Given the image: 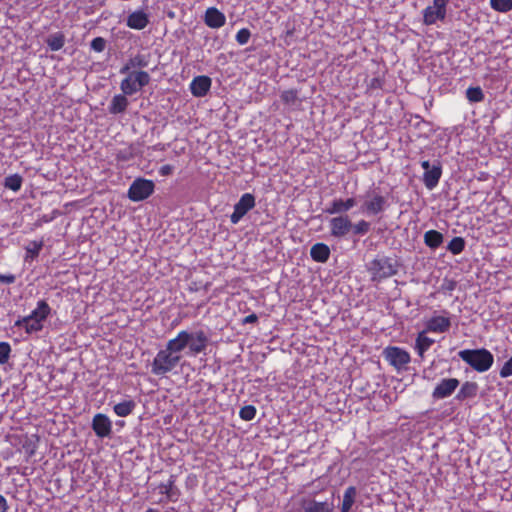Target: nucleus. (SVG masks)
<instances>
[{
    "label": "nucleus",
    "mask_w": 512,
    "mask_h": 512,
    "mask_svg": "<svg viewBox=\"0 0 512 512\" xmlns=\"http://www.w3.org/2000/svg\"><path fill=\"white\" fill-rule=\"evenodd\" d=\"M23 178L19 174L9 175L5 178L4 187L17 192L21 189Z\"/></svg>",
    "instance_id": "nucleus-34"
},
{
    "label": "nucleus",
    "mask_w": 512,
    "mask_h": 512,
    "mask_svg": "<svg viewBox=\"0 0 512 512\" xmlns=\"http://www.w3.org/2000/svg\"><path fill=\"white\" fill-rule=\"evenodd\" d=\"M387 207V198L375 189L368 190L363 196L361 211L366 215L380 214L384 212Z\"/></svg>",
    "instance_id": "nucleus-6"
},
{
    "label": "nucleus",
    "mask_w": 512,
    "mask_h": 512,
    "mask_svg": "<svg viewBox=\"0 0 512 512\" xmlns=\"http://www.w3.org/2000/svg\"><path fill=\"white\" fill-rule=\"evenodd\" d=\"M9 506L6 498L0 494V512H7Z\"/></svg>",
    "instance_id": "nucleus-49"
},
{
    "label": "nucleus",
    "mask_w": 512,
    "mask_h": 512,
    "mask_svg": "<svg viewBox=\"0 0 512 512\" xmlns=\"http://www.w3.org/2000/svg\"><path fill=\"white\" fill-rule=\"evenodd\" d=\"M454 287H455V283L451 281V282H449V284L447 285V287H446V288H447L448 290H453V289H454Z\"/></svg>",
    "instance_id": "nucleus-51"
},
{
    "label": "nucleus",
    "mask_w": 512,
    "mask_h": 512,
    "mask_svg": "<svg viewBox=\"0 0 512 512\" xmlns=\"http://www.w3.org/2000/svg\"><path fill=\"white\" fill-rule=\"evenodd\" d=\"M383 356L398 371L406 370L411 361L410 354L405 349L397 346L386 347Z\"/></svg>",
    "instance_id": "nucleus-7"
},
{
    "label": "nucleus",
    "mask_w": 512,
    "mask_h": 512,
    "mask_svg": "<svg viewBox=\"0 0 512 512\" xmlns=\"http://www.w3.org/2000/svg\"><path fill=\"white\" fill-rule=\"evenodd\" d=\"M12 348L8 342H0V365L8 363L11 356Z\"/></svg>",
    "instance_id": "nucleus-40"
},
{
    "label": "nucleus",
    "mask_w": 512,
    "mask_h": 512,
    "mask_svg": "<svg viewBox=\"0 0 512 512\" xmlns=\"http://www.w3.org/2000/svg\"><path fill=\"white\" fill-rule=\"evenodd\" d=\"M51 308L45 300H40L37 302L36 308L28 315L32 319L39 320L40 323H44V321L48 318L50 314Z\"/></svg>",
    "instance_id": "nucleus-27"
},
{
    "label": "nucleus",
    "mask_w": 512,
    "mask_h": 512,
    "mask_svg": "<svg viewBox=\"0 0 512 512\" xmlns=\"http://www.w3.org/2000/svg\"><path fill=\"white\" fill-rule=\"evenodd\" d=\"M349 511H350V510H348V509H343V508H341V512H349Z\"/></svg>",
    "instance_id": "nucleus-52"
},
{
    "label": "nucleus",
    "mask_w": 512,
    "mask_h": 512,
    "mask_svg": "<svg viewBox=\"0 0 512 512\" xmlns=\"http://www.w3.org/2000/svg\"><path fill=\"white\" fill-rule=\"evenodd\" d=\"M466 97L470 102H480L483 100L484 94L480 87H469L466 90Z\"/></svg>",
    "instance_id": "nucleus-39"
},
{
    "label": "nucleus",
    "mask_w": 512,
    "mask_h": 512,
    "mask_svg": "<svg viewBox=\"0 0 512 512\" xmlns=\"http://www.w3.org/2000/svg\"><path fill=\"white\" fill-rule=\"evenodd\" d=\"M152 180L137 178L132 182L128 190V197L133 202H140L147 199L154 192Z\"/></svg>",
    "instance_id": "nucleus-8"
},
{
    "label": "nucleus",
    "mask_w": 512,
    "mask_h": 512,
    "mask_svg": "<svg viewBox=\"0 0 512 512\" xmlns=\"http://www.w3.org/2000/svg\"><path fill=\"white\" fill-rule=\"evenodd\" d=\"M356 205L355 198H335L331 203L330 206L326 208L325 212L334 215V214H340L344 215L343 213H346L350 209H352Z\"/></svg>",
    "instance_id": "nucleus-15"
},
{
    "label": "nucleus",
    "mask_w": 512,
    "mask_h": 512,
    "mask_svg": "<svg viewBox=\"0 0 512 512\" xmlns=\"http://www.w3.org/2000/svg\"><path fill=\"white\" fill-rule=\"evenodd\" d=\"M369 230H370V223L365 220H360L355 224L352 223L351 231L355 235H361V236L365 235L369 232Z\"/></svg>",
    "instance_id": "nucleus-41"
},
{
    "label": "nucleus",
    "mask_w": 512,
    "mask_h": 512,
    "mask_svg": "<svg viewBox=\"0 0 512 512\" xmlns=\"http://www.w3.org/2000/svg\"><path fill=\"white\" fill-rule=\"evenodd\" d=\"M46 43L51 51H59L65 44V37L62 33L57 32L49 35Z\"/></svg>",
    "instance_id": "nucleus-32"
},
{
    "label": "nucleus",
    "mask_w": 512,
    "mask_h": 512,
    "mask_svg": "<svg viewBox=\"0 0 512 512\" xmlns=\"http://www.w3.org/2000/svg\"><path fill=\"white\" fill-rule=\"evenodd\" d=\"M138 154V148L134 144L125 145L117 149L114 153L116 160L119 163H126L131 161Z\"/></svg>",
    "instance_id": "nucleus-23"
},
{
    "label": "nucleus",
    "mask_w": 512,
    "mask_h": 512,
    "mask_svg": "<svg viewBox=\"0 0 512 512\" xmlns=\"http://www.w3.org/2000/svg\"><path fill=\"white\" fill-rule=\"evenodd\" d=\"M42 246V241H32L29 243V245L26 247V259H34L37 257L42 249Z\"/></svg>",
    "instance_id": "nucleus-38"
},
{
    "label": "nucleus",
    "mask_w": 512,
    "mask_h": 512,
    "mask_svg": "<svg viewBox=\"0 0 512 512\" xmlns=\"http://www.w3.org/2000/svg\"><path fill=\"white\" fill-rule=\"evenodd\" d=\"M282 102L288 106H295L298 102V91L295 89L285 90L281 93Z\"/></svg>",
    "instance_id": "nucleus-37"
},
{
    "label": "nucleus",
    "mask_w": 512,
    "mask_h": 512,
    "mask_svg": "<svg viewBox=\"0 0 512 512\" xmlns=\"http://www.w3.org/2000/svg\"><path fill=\"white\" fill-rule=\"evenodd\" d=\"M136 407V403L133 400H125L116 404L113 407L114 413L119 417L129 416Z\"/></svg>",
    "instance_id": "nucleus-31"
},
{
    "label": "nucleus",
    "mask_w": 512,
    "mask_h": 512,
    "mask_svg": "<svg viewBox=\"0 0 512 512\" xmlns=\"http://www.w3.org/2000/svg\"><path fill=\"white\" fill-rule=\"evenodd\" d=\"M212 81L208 76H197L190 83V91L195 97H204L211 88Z\"/></svg>",
    "instance_id": "nucleus-17"
},
{
    "label": "nucleus",
    "mask_w": 512,
    "mask_h": 512,
    "mask_svg": "<svg viewBox=\"0 0 512 512\" xmlns=\"http://www.w3.org/2000/svg\"><path fill=\"white\" fill-rule=\"evenodd\" d=\"M478 392V385L475 382H465L456 395V399L459 401L474 398Z\"/></svg>",
    "instance_id": "nucleus-30"
},
{
    "label": "nucleus",
    "mask_w": 512,
    "mask_h": 512,
    "mask_svg": "<svg viewBox=\"0 0 512 512\" xmlns=\"http://www.w3.org/2000/svg\"><path fill=\"white\" fill-rule=\"evenodd\" d=\"M451 327V319L447 311L443 314L434 313L425 321V330L431 333H446Z\"/></svg>",
    "instance_id": "nucleus-10"
},
{
    "label": "nucleus",
    "mask_w": 512,
    "mask_h": 512,
    "mask_svg": "<svg viewBox=\"0 0 512 512\" xmlns=\"http://www.w3.org/2000/svg\"><path fill=\"white\" fill-rule=\"evenodd\" d=\"M126 77L120 83V89L125 95H134L149 84L150 75L146 71H128Z\"/></svg>",
    "instance_id": "nucleus-5"
},
{
    "label": "nucleus",
    "mask_w": 512,
    "mask_h": 512,
    "mask_svg": "<svg viewBox=\"0 0 512 512\" xmlns=\"http://www.w3.org/2000/svg\"><path fill=\"white\" fill-rule=\"evenodd\" d=\"M250 37H251L250 30L247 28H242L237 32L235 39L238 44L245 45L248 43Z\"/></svg>",
    "instance_id": "nucleus-43"
},
{
    "label": "nucleus",
    "mask_w": 512,
    "mask_h": 512,
    "mask_svg": "<svg viewBox=\"0 0 512 512\" xmlns=\"http://www.w3.org/2000/svg\"><path fill=\"white\" fill-rule=\"evenodd\" d=\"M421 166L425 170V172L432 167V166H430V162L428 160L422 161Z\"/></svg>",
    "instance_id": "nucleus-50"
},
{
    "label": "nucleus",
    "mask_w": 512,
    "mask_h": 512,
    "mask_svg": "<svg viewBox=\"0 0 512 512\" xmlns=\"http://www.w3.org/2000/svg\"><path fill=\"white\" fill-rule=\"evenodd\" d=\"M367 270L371 274L372 281H381L397 273L398 262L392 257L377 256L367 264Z\"/></svg>",
    "instance_id": "nucleus-2"
},
{
    "label": "nucleus",
    "mask_w": 512,
    "mask_h": 512,
    "mask_svg": "<svg viewBox=\"0 0 512 512\" xmlns=\"http://www.w3.org/2000/svg\"><path fill=\"white\" fill-rule=\"evenodd\" d=\"M165 347L177 356H182V352L186 353L187 346L181 331L174 338L170 339Z\"/></svg>",
    "instance_id": "nucleus-26"
},
{
    "label": "nucleus",
    "mask_w": 512,
    "mask_h": 512,
    "mask_svg": "<svg viewBox=\"0 0 512 512\" xmlns=\"http://www.w3.org/2000/svg\"><path fill=\"white\" fill-rule=\"evenodd\" d=\"M427 331L424 329L423 331L417 334L414 344V350L419 357L424 358L425 353L431 348V346L435 343V340L427 336Z\"/></svg>",
    "instance_id": "nucleus-20"
},
{
    "label": "nucleus",
    "mask_w": 512,
    "mask_h": 512,
    "mask_svg": "<svg viewBox=\"0 0 512 512\" xmlns=\"http://www.w3.org/2000/svg\"><path fill=\"white\" fill-rule=\"evenodd\" d=\"M331 236L335 238L345 237L352 229V221L348 215H339L329 220Z\"/></svg>",
    "instance_id": "nucleus-12"
},
{
    "label": "nucleus",
    "mask_w": 512,
    "mask_h": 512,
    "mask_svg": "<svg viewBox=\"0 0 512 512\" xmlns=\"http://www.w3.org/2000/svg\"><path fill=\"white\" fill-rule=\"evenodd\" d=\"M465 248V240L462 237H454L447 246L449 252L453 255H458L463 252Z\"/></svg>",
    "instance_id": "nucleus-35"
},
{
    "label": "nucleus",
    "mask_w": 512,
    "mask_h": 512,
    "mask_svg": "<svg viewBox=\"0 0 512 512\" xmlns=\"http://www.w3.org/2000/svg\"><path fill=\"white\" fill-rule=\"evenodd\" d=\"M148 63L146 55L137 54L120 69V73H128L132 68H145L148 66Z\"/></svg>",
    "instance_id": "nucleus-29"
},
{
    "label": "nucleus",
    "mask_w": 512,
    "mask_h": 512,
    "mask_svg": "<svg viewBox=\"0 0 512 512\" xmlns=\"http://www.w3.org/2000/svg\"><path fill=\"white\" fill-rule=\"evenodd\" d=\"M256 416V408L253 405H246L239 411V417L244 421H251Z\"/></svg>",
    "instance_id": "nucleus-42"
},
{
    "label": "nucleus",
    "mask_w": 512,
    "mask_h": 512,
    "mask_svg": "<svg viewBox=\"0 0 512 512\" xmlns=\"http://www.w3.org/2000/svg\"><path fill=\"white\" fill-rule=\"evenodd\" d=\"M493 10L500 13H507L512 10V0H490Z\"/></svg>",
    "instance_id": "nucleus-36"
},
{
    "label": "nucleus",
    "mask_w": 512,
    "mask_h": 512,
    "mask_svg": "<svg viewBox=\"0 0 512 512\" xmlns=\"http://www.w3.org/2000/svg\"><path fill=\"white\" fill-rule=\"evenodd\" d=\"M356 496H357L356 487L349 486L348 488H346L344 495H343L341 508L350 510L352 508L353 504L355 503Z\"/></svg>",
    "instance_id": "nucleus-33"
},
{
    "label": "nucleus",
    "mask_w": 512,
    "mask_h": 512,
    "mask_svg": "<svg viewBox=\"0 0 512 512\" xmlns=\"http://www.w3.org/2000/svg\"><path fill=\"white\" fill-rule=\"evenodd\" d=\"M311 258L319 263H325L330 257V248L324 243H316L310 249Z\"/></svg>",
    "instance_id": "nucleus-25"
},
{
    "label": "nucleus",
    "mask_w": 512,
    "mask_h": 512,
    "mask_svg": "<svg viewBox=\"0 0 512 512\" xmlns=\"http://www.w3.org/2000/svg\"><path fill=\"white\" fill-rule=\"evenodd\" d=\"M16 280L13 274H0V283L12 284Z\"/></svg>",
    "instance_id": "nucleus-46"
},
{
    "label": "nucleus",
    "mask_w": 512,
    "mask_h": 512,
    "mask_svg": "<svg viewBox=\"0 0 512 512\" xmlns=\"http://www.w3.org/2000/svg\"><path fill=\"white\" fill-rule=\"evenodd\" d=\"M501 378H507L512 376V357L509 358L499 371Z\"/></svg>",
    "instance_id": "nucleus-45"
},
{
    "label": "nucleus",
    "mask_w": 512,
    "mask_h": 512,
    "mask_svg": "<svg viewBox=\"0 0 512 512\" xmlns=\"http://www.w3.org/2000/svg\"><path fill=\"white\" fill-rule=\"evenodd\" d=\"M444 236L437 230H428L424 234V243L430 249H437L443 243Z\"/></svg>",
    "instance_id": "nucleus-28"
},
{
    "label": "nucleus",
    "mask_w": 512,
    "mask_h": 512,
    "mask_svg": "<svg viewBox=\"0 0 512 512\" xmlns=\"http://www.w3.org/2000/svg\"><path fill=\"white\" fill-rule=\"evenodd\" d=\"M449 0H433L432 5L423 10V23L433 25L437 21H443L447 14V4Z\"/></svg>",
    "instance_id": "nucleus-9"
},
{
    "label": "nucleus",
    "mask_w": 512,
    "mask_h": 512,
    "mask_svg": "<svg viewBox=\"0 0 512 512\" xmlns=\"http://www.w3.org/2000/svg\"><path fill=\"white\" fill-rule=\"evenodd\" d=\"M458 356L479 373L488 371L494 363L493 354L485 348L461 350Z\"/></svg>",
    "instance_id": "nucleus-1"
},
{
    "label": "nucleus",
    "mask_w": 512,
    "mask_h": 512,
    "mask_svg": "<svg viewBox=\"0 0 512 512\" xmlns=\"http://www.w3.org/2000/svg\"><path fill=\"white\" fill-rule=\"evenodd\" d=\"M258 320V317L256 314L252 313V314H249L247 315L244 319H243V324H252V323H255L256 321Z\"/></svg>",
    "instance_id": "nucleus-48"
},
{
    "label": "nucleus",
    "mask_w": 512,
    "mask_h": 512,
    "mask_svg": "<svg viewBox=\"0 0 512 512\" xmlns=\"http://www.w3.org/2000/svg\"><path fill=\"white\" fill-rule=\"evenodd\" d=\"M459 386V380L456 378L442 379L434 388L432 397L436 400L445 399L451 396Z\"/></svg>",
    "instance_id": "nucleus-13"
},
{
    "label": "nucleus",
    "mask_w": 512,
    "mask_h": 512,
    "mask_svg": "<svg viewBox=\"0 0 512 512\" xmlns=\"http://www.w3.org/2000/svg\"><path fill=\"white\" fill-rule=\"evenodd\" d=\"M181 333L186 342L187 351L186 355L195 357L204 353L207 349L209 338L203 330H181Z\"/></svg>",
    "instance_id": "nucleus-4"
},
{
    "label": "nucleus",
    "mask_w": 512,
    "mask_h": 512,
    "mask_svg": "<svg viewBox=\"0 0 512 512\" xmlns=\"http://www.w3.org/2000/svg\"><path fill=\"white\" fill-rule=\"evenodd\" d=\"M127 96L123 92L115 95L109 104V112L114 115L123 113L129 105Z\"/></svg>",
    "instance_id": "nucleus-24"
},
{
    "label": "nucleus",
    "mask_w": 512,
    "mask_h": 512,
    "mask_svg": "<svg viewBox=\"0 0 512 512\" xmlns=\"http://www.w3.org/2000/svg\"><path fill=\"white\" fill-rule=\"evenodd\" d=\"M90 47L95 52H102L106 47V40L102 37H96L91 41Z\"/></svg>",
    "instance_id": "nucleus-44"
},
{
    "label": "nucleus",
    "mask_w": 512,
    "mask_h": 512,
    "mask_svg": "<svg viewBox=\"0 0 512 512\" xmlns=\"http://www.w3.org/2000/svg\"><path fill=\"white\" fill-rule=\"evenodd\" d=\"M255 207V197L251 193L243 194L239 201L234 205V211L230 215L232 224H237L239 221Z\"/></svg>",
    "instance_id": "nucleus-11"
},
{
    "label": "nucleus",
    "mask_w": 512,
    "mask_h": 512,
    "mask_svg": "<svg viewBox=\"0 0 512 512\" xmlns=\"http://www.w3.org/2000/svg\"><path fill=\"white\" fill-rule=\"evenodd\" d=\"M441 175L442 168L439 163L434 164L429 170L424 172L423 182L426 188L429 190L434 189L438 185Z\"/></svg>",
    "instance_id": "nucleus-21"
},
{
    "label": "nucleus",
    "mask_w": 512,
    "mask_h": 512,
    "mask_svg": "<svg viewBox=\"0 0 512 512\" xmlns=\"http://www.w3.org/2000/svg\"><path fill=\"white\" fill-rule=\"evenodd\" d=\"M182 356L173 354L168 348L157 352L151 364V373L155 376H165L179 365Z\"/></svg>",
    "instance_id": "nucleus-3"
},
{
    "label": "nucleus",
    "mask_w": 512,
    "mask_h": 512,
    "mask_svg": "<svg viewBox=\"0 0 512 512\" xmlns=\"http://www.w3.org/2000/svg\"><path fill=\"white\" fill-rule=\"evenodd\" d=\"M14 326L23 328L27 334L37 333L43 329V324L39 320L32 319L29 316L19 318Z\"/></svg>",
    "instance_id": "nucleus-22"
},
{
    "label": "nucleus",
    "mask_w": 512,
    "mask_h": 512,
    "mask_svg": "<svg viewBox=\"0 0 512 512\" xmlns=\"http://www.w3.org/2000/svg\"><path fill=\"white\" fill-rule=\"evenodd\" d=\"M92 429L98 437H108L112 432V422L107 415L98 413L92 419Z\"/></svg>",
    "instance_id": "nucleus-14"
},
{
    "label": "nucleus",
    "mask_w": 512,
    "mask_h": 512,
    "mask_svg": "<svg viewBox=\"0 0 512 512\" xmlns=\"http://www.w3.org/2000/svg\"><path fill=\"white\" fill-rule=\"evenodd\" d=\"M149 23V15L144 10H136L130 13L126 25L135 30L144 29Z\"/></svg>",
    "instance_id": "nucleus-19"
},
{
    "label": "nucleus",
    "mask_w": 512,
    "mask_h": 512,
    "mask_svg": "<svg viewBox=\"0 0 512 512\" xmlns=\"http://www.w3.org/2000/svg\"><path fill=\"white\" fill-rule=\"evenodd\" d=\"M300 509L302 512H334L333 506L328 502H319L311 498H302Z\"/></svg>",
    "instance_id": "nucleus-16"
},
{
    "label": "nucleus",
    "mask_w": 512,
    "mask_h": 512,
    "mask_svg": "<svg viewBox=\"0 0 512 512\" xmlns=\"http://www.w3.org/2000/svg\"><path fill=\"white\" fill-rule=\"evenodd\" d=\"M204 22L208 27L212 29H218L224 26L226 22V17L217 8L210 7L205 12Z\"/></svg>",
    "instance_id": "nucleus-18"
},
{
    "label": "nucleus",
    "mask_w": 512,
    "mask_h": 512,
    "mask_svg": "<svg viewBox=\"0 0 512 512\" xmlns=\"http://www.w3.org/2000/svg\"><path fill=\"white\" fill-rule=\"evenodd\" d=\"M173 169H174V168H173V166H171V165H169V164H167V165H163V166H161V167H160V169H159V174H160L161 176H168V175L172 174Z\"/></svg>",
    "instance_id": "nucleus-47"
}]
</instances>
